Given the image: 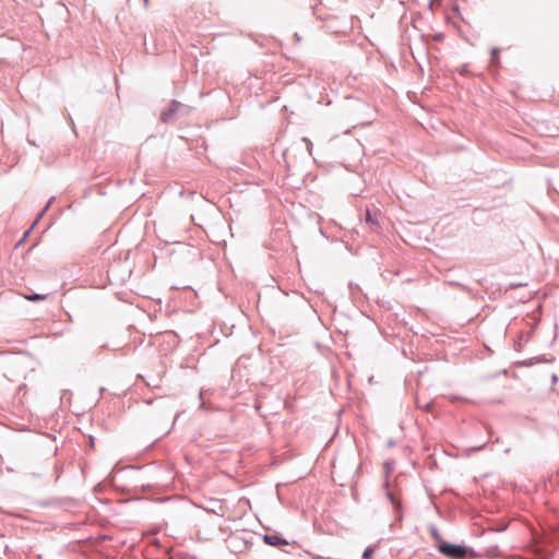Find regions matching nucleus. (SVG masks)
Listing matches in <instances>:
<instances>
[{
	"mask_svg": "<svg viewBox=\"0 0 559 559\" xmlns=\"http://www.w3.org/2000/svg\"><path fill=\"white\" fill-rule=\"evenodd\" d=\"M384 486L386 487V493H385L386 498L389 499L391 504L394 507V509L399 513L397 518L401 519L402 518V513H401L402 506H401V502L396 499L395 495L389 489V481L388 480H385Z\"/></svg>",
	"mask_w": 559,
	"mask_h": 559,
	"instance_id": "4",
	"label": "nucleus"
},
{
	"mask_svg": "<svg viewBox=\"0 0 559 559\" xmlns=\"http://www.w3.org/2000/svg\"><path fill=\"white\" fill-rule=\"evenodd\" d=\"M528 340H530V334H528V333H527V334H522V335L520 336V341H519V343H516V344H515V349H516V350H520L521 343H522V342L526 343V342H528Z\"/></svg>",
	"mask_w": 559,
	"mask_h": 559,
	"instance_id": "9",
	"label": "nucleus"
},
{
	"mask_svg": "<svg viewBox=\"0 0 559 559\" xmlns=\"http://www.w3.org/2000/svg\"><path fill=\"white\" fill-rule=\"evenodd\" d=\"M180 109H187V105L178 102V100H171L169 107L164 110L160 115V120L164 123H168L174 120V118L179 115Z\"/></svg>",
	"mask_w": 559,
	"mask_h": 559,
	"instance_id": "2",
	"label": "nucleus"
},
{
	"mask_svg": "<svg viewBox=\"0 0 559 559\" xmlns=\"http://www.w3.org/2000/svg\"><path fill=\"white\" fill-rule=\"evenodd\" d=\"M47 297H48V295H44V294H32V295L25 296V298L29 301H41V300H45Z\"/></svg>",
	"mask_w": 559,
	"mask_h": 559,
	"instance_id": "6",
	"label": "nucleus"
},
{
	"mask_svg": "<svg viewBox=\"0 0 559 559\" xmlns=\"http://www.w3.org/2000/svg\"><path fill=\"white\" fill-rule=\"evenodd\" d=\"M263 542L266 545L274 546V547L288 545V542L278 534H264Z\"/></svg>",
	"mask_w": 559,
	"mask_h": 559,
	"instance_id": "3",
	"label": "nucleus"
},
{
	"mask_svg": "<svg viewBox=\"0 0 559 559\" xmlns=\"http://www.w3.org/2000/svg\"><path fill=\"white\" fill-rule=\"evenodd\" d=\"M39 221H37V218L35 219V222L32 224V226L28 228L27 231H25L24 234V237L22 239V241L29 235V233L32 231V229L36 226V224L38 223Z\"/></svg>",
	"mask_w": 559,
	"mask_h": 559,
	"instance_id": "11",
	"label": "nucleus"
},
{
	"mask_svg": "<svg viewBox=\"0 0 559 559\" xmlns=\"http://www.w3.org/2000/svg\"><path fill=\"white\" fill-rule=\"evenodd\" d=\"M31 475L33 477H43L44 476V473L43 472H34V473H31Z\"/></svg>",
	"mask_w": 559,
	"mask_h": 559,
	"instance_id": "14",
	"label": "nucleus"
},
{
	"mask_svg": "<svg viewBox=\"0 0 559 559\" xmlns=\"http://www.w3.org/2000/svg\"><path fill=\"white\" fill-rule=\"evenodd\" d=\"M459 72H460V74L465 75V74L468 72V70H467V64H463V66L460 68Z\"/></svg>",
	"mask_w": 559,
	"mask_h": 559,
	"instance_id": "12",
	"label": "nucleus"
},
{
	"mask_svg": "<svg viewBox=\"0 0 559 559\" xmlns=\"http://www.w3.org/2000/svg\"><path fill=\"white\" fill-rule=\"evenodd\" d=\"M200 408H205V404L204 402L202 401L201 404H200Z\"/></svg>",
	"mask_w": 559,
	"mask_h": 559,
	"instance_id": "20",
	"label": "nucleus"
},
{
	"mask_svg": "<svg viewBox=\"0 0 559 559\" xmlns=\"http://www.w3.org/2000/svg\"><path fill=\"white\" fill-rule=\"evenodd\" d=\"M377 214L378 213H372L369 209H367L366 215H365V222L368 225H370L372 227V230H374V231H377L378 228L380 227Z\"/></svg>",
	"mask_w": 559,
	"mask_h": 559,
	"instance_id": "5",
	"label": "nucleus"
},
{
	"mask_svg": "<svg viewBox=\"0 0 559 559\" xmlns=\"http://www.w3.org/2000/svg\"><path fill=\"white\" fill-rule=\"evenodd\" d=\"M376 550L374 545L367 546L362 552V559H372V554Z\"/></svg>",
	"mask_w": 559,
	"mask_h": 559,
	"instance_id": "7",
	"label": "nucleus"
},
{
	"mask_svg": "<svg viewBox=\"0 0 559 559\" xmlns=\"http://www.w3.org/2000/svg\"><path fill=\"white\" fill-rule=\"evenodd\" d=\"M55 200H56L55 197H51L49 199V201L47 202L46 206L41 210V212L37 216V221H39L43 217V215L48 211V209L51 206V204L55 202Z\"/></svg>",
	"mask_w": 559,
	"mask_h": 559,
	"instance_id": "8",
	"label": "nucleus"
},
{
	"mask_svg": "<svg viewBox=\"0 0 559 559\" xmlns=\"http://www.w3.org/2000/svg\"><path fill=\"white\" fill-rule=\"evenodd\" d=\"M522 285L521 284H512L511 287H521Z\"/></svg>",
	"mask_w": 559,
	"mask_h": 559,
	"instance_id": "21",
	"label": "nucleus"
},
{
	"mask_svg": "<svg viewBox=\"0 0 559 559\" xmlns=\"http://www.w3.org/2000/svg\"><path fill=\"white\" fill-rule=\"evenodd\" d=\"M90 445H91V447H94V439H93V437H92V436L90 437Z\"/></svg>",
	"mask_w": 559,
	"mask_h": 559,
	"instance_id": "17",
	"label": "nucleus"
},
{
	"mask_svg": "<svg viewBox=\"0 0 559 559\" xmlns=\"http://www.w3.org/2000/svg\"><path fill=\"white\" fill-rule=\"evenodd\" d=\"M551 379H552V382H556L558 380L557 374H552Z\"/></svg>",
	"mask_w": 559,
	"mask_h": 559,
	"instance_id": "19",
	"label": "nucleus"
},
{
	"mask_svg": "<svg viewBox=\"0 0 559 559\" xmlns=\"http://www.w3.org/2000/svg\"><path fill=\"white\" fill-rule=\"evenodd\" d=\"M438 551L451 559H464L467 556H478L471 547L462 546L459 544H452L449 542H441L438 545Z\"/></svg>",
	"mask_w": 559,
	"mask_h": 559,
	"instance_id": "1",
	"label": "nucleus"
},
{
	"mask_svg": "<svg viewBox=\"0 0 559 559\" xmlns=\"http://www.w3.org/2000/svg\"><path fill=\"white\" fill-rule=\"evenodd\" d=\"M506 528H507V525H502V526H498V527L496 528V531H497V532H502V531H504Z\"/></svg>",
	"mask_w": 559,
	"mask_h": 559,
	"instance_id": "16",
	"label": "nucleus"
},
{
	"mask_svg": "<svg viewBox=\"0 0 559 559\" xmlns=\"http://www.w3.org/2000/svg\"><path fill=\"white\" fill-rule=\"evenodd\" d=\"M431 408H432V404L431 403H428L426 406H425V409L427 412H431Z\"/></svg>",
	"mask_w": 559,
	"mask_h": 559,
	"instance_id": "15",
	"label": "nucleus"
},
{
	"mask_svg": "<svg viewBox=\"0 0 559 559\" xmlns=\"http://www.w3.org/2000/svg\"><path fill=\"white\" fill-rule=\"evenodd\" d=\"M433 536H435L436 538H440V536H439V534H438V532H437V530H436V528L433 530Z\"/></svg>",
	"mask_w": 559,
	"mask_h": 559,
	"instance_id": "18",
	"label": "nucleus"
},
{
	"mask_svg": "<svg viewBox=\"0 0 559 559\" xmlns=\"http://www.w3.org/2000/svg\"><path fill=\"white\" fill-rule=\"evenodd\" d=\"M189 111H190V108L187 106V109H180L179 115L186 116L189 114Z\"/></svg>",
	"mask_w": 559,
	"mask_h": 559,
	"instance_id": "13",
	"label": "nucleus"
},
{
	"mask_svg": "<svg viewBox=\"0 0 559 559\" xmlns=\"http://www.w3.org/2000/svg\"><path fill=\"white\" fill-rule=\"evenodd\" d=\"M499 52H500V50L497 47H493L491 49V59H492V61L497 60L499 58Z\"/></svg>",
	"mask_w": 559,
	"mask_h": 559,
	"instance_id": "10",
	"label": "nucleus"
}]
</instances>
